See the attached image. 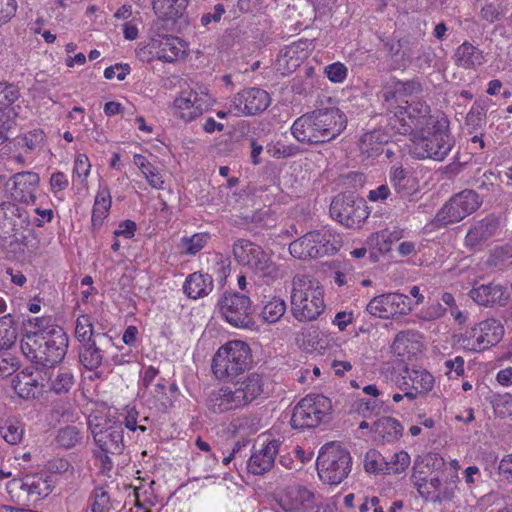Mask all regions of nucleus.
Listing matches in <instances>:
<instances>
[{"label": "nucleus", "instance_id": "obj_1", "mask_svg": "<svg viewBox=\"0 0 512 512\" xmlns=\"http://www.w3.org/2000/svg\"><path fill=\"white\" fill-rule=\"evenodd\" d=\"M20 348L37 367L53 368L66 355L68 336L61 326L51 323L50 318H35L34 330L24 334Z\"/></svg>", "mask_w": 512, "mask_h": 512}, {"label": "nucleus", "instance_id": "obj_2", "mask_svg": "<svg viewBox=\"0 0 512 512\" xmlns=\"http://www.w3.org/2000/svg\"><path fill=\"white\" fill-rule=\"evenodd\" d=\"M347 126L346 115L338 108H320L298 117L291 134L300 143L319 145L337 138Z\"/></svg>", "mask_w": 512, "mask_h": 512}, {"label": "nucleus", "instance_id": "obj_3", "mask_svg": "<svg viewBox=\"0 0 512 512\" xmlns=\"http://www.w3.org/2000/svg\"><path fill=\"white\" fill-rule=\"evenodd\" d=\"M323 289L307 275L292 280L291 312L300 322L316 320L324 311Z\"/></svg>", "mask_w": 512, "mask_h": 512}, {"label": "nucleus", "instance_id": "obj_4", "mask_svg": "<svg viewBox=\"0 0 512 512\" xmlns=\"http://www.w3.org/2000/svg\"><path fill=\"white\" fill-rule=\"evenodd\" d=\"M251 349L241 340H233L221 346L212 360V371L216 378L222 380L235 377L250 368Z\"/></svg>", "mask_w": 512, "mask_h": 512}, {"label": "nucleus", "instance_id": "obj_5", "mask_svg": "<svg viewBox=\"0 0 512 512\" xmlns=\"http://www.w3.org/2000/svg\"><path fill=\"white\" fill-rule=\"evenodd\" d=\"M412 154L417 159L442 161L454 146V139L447 127L436 121L432 128L425 127L412 138Z\"/></svg>", "mask_w": 512, "mask_h": 512}, {"label": "nucleus", "instance_id": "obj_6", "mask_svg": "<svg viewBox=\"0 0 512 512\" xmlns=\"http://www.w3.org/2000/svg\"><path fill=\"white\" fill-rule=\"evenodd\" d=\"M316 465L318 475L322 481L337 485L349 475L352 459L346 449L331 442L321 448Z\"/></svg>", "mask_w": 512, "mask_h": 512}, {"label": "nucleus", "instance_id": "obj_7", "mask_svg": "<svg viewBox=\"0 0 512 512\" xmlns=\"http://www.w3.org/2000/svg\"><path fill=\"white\" fill-rule=\"evenodd\" d=\"M436 121L430 115V107L421 101H416L400 106L390 119V126L398 134L414 136L425 127L435 126Z\"/></svg>", "mask_w": 512, "mask_h": 512}, {"label": "nucleus", "instance_id": "obj_8", "mask_svg": "<svg viewBox=\"0 0 512 512\" xmlns=\"http://www.w3.org/2000/svg\"><path fill=\"white\" fill-rule=\"evenodd\" d=\"M88 428L100 453L120 455L123 452L125 447L124 428L121 422L94 415L88 419Z\"/></svg>", "mask_w": 512, "mask_h": 512}, {"label": "nucleus", "instance_id": "obj_9", "mask_svg": "<svg viewBox=\"0 0 512 512\" xmlns=\"http://www.w3.org/2000/svg\"><path fill=\"white\" fill-rule=\"evenodd\" d=\"M332 410L331 400L322 394H311L301 399L293 409L290 420L294 429L317 427Z\"/></svg>", "mask_w": 512, "mask_h": 512}, {"label": "nucleus", "instance_id": "obj_10", "mask_svg": "<svg viewBox=\"0 0 512 512\" xmlns=\"http://www.w3.org/2000/svg\"><path fill=\"white\" fill-rule=\"evenodd\" d=\"M290 254L298 259H314L337 252L335 236L329 230L310 231L289 245Z\"/></svg>", "mask_w": 512, "mask_h": 512}, {"label": "nucleus", "instance_id": "obj_11", "mask_svg": "<svg viewBox=\"0 0 512 512\" xmlns=\"http://www.w3.org/2000/svg\"><path fill=\"white\" fill-rule=\"evenodd\" d=\"M217 307L225 320L237 328H252V302L247 295L238 292H224L217 301Z\"/></svg>", "mask_w": 512, "mask_h": 512}, {"label": "nucleus", "instance_id": "obj_12", "mask_svg": "<svg viewBox=\"0 0 512 512\" xmlns=\"http://www.w3.org/2000/svg\"><path fill=\"white\" fill-rule=\"evenodd\" d=\"M330 215L347 228H356L369 216L366 202L353 193L336 196L330 204Z\"/></svg>", "mask_w": 512, "mask_h": 512}, {"label": "nucleus", "instance_id": "obj_13", "mask_svg": "<svg viewBox=\"0 0 512 512\" xmlns=\"http://www.w3.org/2000/svg\"><path fill=\"white\" fill-rule=\"evenodd\" d=\"M503 332L500 321L490 318L466 331L460 341L465 349L480 352L496 345L501 340Z\"/></svg>", "mask_w": 512, "mask_h": 512}, {"label": "nucleus", "instance_id": "obj_14", "mask_svg": "<svg viewBox=\"0 0 512 512\" xmlns=\"http://www.w3.org/2000/svg\"><path fill=\"white\" fill-rule=\"evenodd\" d=\"M482 204V197L473 189H464L455 194L442 207L439 219L445 225L457 223L474 213Z\"/></svg>", "mask_w": 512, "mask_h": 512}, {"label": "nucleus", "instance_id": "obj_15", "mask_svg": "<svg viewBox=\"0 0 512 512\" xmlns=\"http://www.w3.org/2000/svg\"><path fill=\"white\" fill-rule=\"evenodd\" d=\"M212 104L213 99L206 89L184 90L174 100V116L184 122H191L209 110Z\"/></svg>", "mask_w": 512, "mask_h": 512}, {"label": "nucleus", "instance_id": "obj_16", "mask_svg": "<svg viewBox=\"0 0 512 512\" xmlns=\"http://www.w3.org/2000/svg\"><path fill=\"white\" fill-rule=\"evenodd\" d=\"M369 314L382 319L407 314L411 310L410 298L400 293H388L374 297L367 304Z\"/></svg>", "mask_w": 512, "mask_h": 512}, {"label": "nucleus", "instance_id": "obj_17", "mask_svg": "<svg viewBox=\"0 0 512 512\" xmlns=\"http://www.w3.org/2000/svg\"><path fill=\"white\" fill-rule=\"evenodd\" d=\"M46 372L43 374L40 367H26L12 379V387L16 394L23 399L40 397L47 388Z\"/></svg>", "mask_w": 512, "mask_h": 512}, {"label": "nucleus", "instance_id": "obj_18", "mask_svg": "<svg viewBox=\"0 0 512 512\" xmlns=\"http://www.w3.org/2000/svg\"><path fill=\"white\" fill-rule=\"evenodd\" d=\"M40 178L37 173L25 171L14 174L5 184L11 197L19 202L35 203Z\"/></svg>", "mask_w": 512, "mask_h": 512}, {"label": "nucleus", "instance_id": "obj_19", "mask_svg": "<svg viewBox=\"0 0 512 512\" xmlns=\"http://www.w3.org/2000/svg\"><path fill=\"white\" fill-rule=\"evenodd\" d=\"M270 104L269 94L260 88H249L234 96L232 107L236 115H256Z\"/></svg>", "mask_w": 512, "mask_h": 512}, {"label": "nucleus", "instance_id": "obj_20", "mask_svg": "<svg viewBox=\"0 0 512 512\" xmlns=\"http://www.w3.org/2000/svg\"><path fill=\"white\" fill-rule=\"evenodd\" d=\"M499 229V220L493 215L475 222L465 237V246L470 249H481L496 235Z\"/></svg>", "mask_w": 512, "mask_h": 512}, {"label": "nucleus", "instance_id": "obj_21", "mask_svg": "<svg viewBox=\"0 0 512 512\" xmlns=\"http://www.w3.org/2000/svg\"><path fill=\"white\" fill-rule=\"evenodd\" d=\"M281 442L273 439L263 442L259 448L254 446V452L251 454L247 468L254 475H262L269 471L275 462V457L279 452Z\"/></svg>", "mask_w": 512, "mask_h": 512}, {"label": "nucleus", "instance_id": "obj_22", "mask_svg": "<svg viewBox=\"0 0 512 512\" xmlns=\"http://www.w3.org/2000/svg\"><path fill=\"white\" fill-rule=\"evenodd\" d=\"M252 249L254 252L248 258L249 262L244 263L243 266L248 267L255 275L264 279L267 283L282 277L279 267L271 260L261 246Z\"/></svg>", "mask_w": 512, "mask_h": 512}, {"label": "nucleus", "instance_id": "obj_23", "mask_svg": "<svg viewBox=\"0 0 512 512\" xmlns=\"http://www.w3.org/2000/svg\"><path fill=\"white\" fill-rule=\"evenodd\" d=\"M112 345V339L104 333H96L93 341L82 344L79 359L88 370L98 368L103 360L104 348Z\"/></svg>", "mask_w": 512, "mask_h": 512}, {"label": "nucleus", "instance_id": "obj_24", "mask_svg": "<svg viewBox=\"0 0 512 512\" xmlns=\"http://www.w3.org/2000/svg\"><path fill=\"white\" fill-rule=\"evenodd\" d=\"M279 504L284 511L302 512L314 505V494L303 486H288Z\"/></svg>", "mask_w": 512, "mask_h": 512}, {"label": "nucleus", "instance_id": "obj_25", "mask_svg": "<svg viewBox=\"0 0 512 512\" xmlns=\"http://www.w3.org/2000/svg\"><path fill=\"white\" fill-rule=\"evenodd\" d=\"M469 296L478 305L485 307L503 306L508 299L505 288L495 283L475 286L469 291Z\"/></svg>", "mask_w": 512, "mask_h": 512}, {"label": "nucleus", "instance_id": "obj_26", "mask_svg": "<svg viewBox=\"0 0 512 512\" xmlns=\"http://www.w3.org/2000/svg\"><path fill=\"white\" fill-rule=\"evenodd\" d=\"M206 405L215 414L242 408L240 400L232 387H223L212 391L207 398Z\"/></svg>", "mask_w": 512, "mask_h": 512}, {"label": "nucleus", "instance_id": "obj_27", "mask_svg": "<svg viewBox=\"0 0 512 512\" xmlns=\"http://www.w3.org/2000/svg\"><path fill=\"white\" fill-rule=\"evenodd\" d=\"M264 382L261 375L250 373L237 381L233 390L236 392L242 407L250 404L263 393Z\"/></svg>", "mask_w": 512, "mask_h": 512}, {"label": "nucleus", "instance_id": "obj_28", "mask_svg": "<svg viewBox=\"0 0 512 512\" xmlns=\"http://www.w3.org/2000/svg\"><path fill=\"white\" fill-rule=\"evenodd\" d=\"M422 92V85L419 81L413 79L400 81L392 79L383 88V98L386 101L391 99L402 100L408 96L418 95Z\"/></svg>", "mask_w": 512, "mask_h": 512}, {"label": "nucleus", "instance_id": "obj_29", "mask_svg": "<svg viewBox=\"0 0 512 512\" xmlns=\"http://www.w3.org/2000/svg\"><path fill=\"white\" fill-rule=\"evenodd\" d=\"M157 58L165 62L183 59L186 55V44L178 37L165 35L159 40Z\"/></svg>", "mask_w": 512, "mask_h": 512}, {"label": "nucleus", "instance_id": "obj_30", "mask_svg": "<svg viewBox=\"0 0 512 512\" xmlns=\"http://www.w3.org/2000/svg\"><path fill=\"white\" fill-rule=\"evenodd\" d=\"M213 289V279L209 274L195 272L186 278L183 286L184 293L191 299L208 295Z\"/></svg>", "mask_w": 512, "mask_h": 512}, {"label": "nucleus", "instance_id": "obj_31", "mask_svg": "<svg viewBox=\"0 0 512 512\" xmlns=\"http://www.w3.org/2000/svg\"><path fill=\"white\" fill-rule=\"evenodd\" d=\"M453 58L455 64L464 69H475L484 61L482 51L469 42L462 43L456 49Z\"/></svg>", "mask_w": 512, "mask_h": 512}, {"label": "nucleus", "instance_id": "obj_32", "mask_svg": "<svg viewBox=\"0 0 512 512\" xmlns=\"http://www.w3.org/2000/svg\"><path fill=\"white\" fill-rule=\"evenodd\" d=\"M25 480L29 504L48 497L53 490L52 481L49 477H43L42 475H27Z\"/></svg>", "mask_w": 512, "mask_h": 512}, {"label": "nucleus", "instance_id": "obj_33", "mask_svg": "<svg viewBox=\"0 0 512 512\" xmlns=\"http://www.w3.org/2000/svg\"><path fill=\"white\" fill-rule=\"evenodd\" d=\"M372 430L383 442H394L402 436L403 426L392 417H382L375 421Z\"/></svg>", "mask_w": 512, "mask_h": 512}, {"label": "nucleus", "instance_id": "obj_34", "mask_svg": "<svg viewBox=\"0 0 512 512\" xmlns=\"http://www.w3.org/2000/svg\"><path fill=\"white\" fill-rule=\"evenodd\" d=\"M189 0H153L154 12L161 18L175 20L181 17Z\"/></svg>", "mask_w": 512, "mask_h": 512}, {"label": "nucleus", "instance_id": "obj_35", "mask_svg": "<svg viewBox=\"0 0 512 512\" xmlns=\"http://www.w3.org/2000/svg\"><path fill=\"white\" fill-rule=\"evenodd\" d=\"M406 378L411 381L412 388L419 394H425L433 388L434 377L425 369L406 368Z\"/></svg>", "mask_w": 512, "mask_h": 512}, {"label": "nucleus", "instance_id": "obj_36", "mask_svg": "<svg viewBox=\"0 0 512 512\" xmlns=\"http://www.w3.org/2000/svg\"><path fill=\"white\" fill-rule=\"evenodd\" d=\"M24 424L16 419H7L0 423V438L9 445H18L23 440Z\"/></svg>", "mask_w": 512, "mask_h": 512}, {"label": "nucleus", "instance_id": "obj_37", "mask_svg": "<svg viewBox=\"0 0 512 512\" xmlns=\"http://www.w3.org/2000/svg\"><path fill=\"white\" fill-rule=\"evenodd\" d=\"M17 339L16 321L12 314L0 317V350L11 348Z\"/></svg>", "mask_w": 512, "mask_h": 512}, {"label": "nucleus", "instance_id": "obj_38", "mask_svg": "<svg viewBox=\"0 0 512 512\" xmlns=\"http://www.w3.org/2000/svg\"><path fill=\"white\" fill-rule=\"evenodd\" d=\"M47 389L55 392L56 394H63L70 391L74 384L73 374L68 371L59 370L56 375L50 374L46 376Z\"/></svg>", "mask_w": 512, "mask_h": 512}, {"label": "nucleus", "instance_id": "obj_39", "mask_svg": "<svg viewBox=\"0 0 512 512\" xmlns=\"http://www.w3.org/2000/svg\"><path fill=\"white\" fill-rule=\"evenodd\" d=\"M419 337V334L412 330H406V331H400L392 345L391 350L392 352L397 355L398 357H406L409 356L411 353L410 346H412L414 343H417V338Z\"/></svg>", "mask_w": 512, "mask_h": 512}, {"label": "nucleus", "instance_id": "obj_40", "mask_svg": "<svg viewBox=\"0 0 512 512\" xmlns=\"http://www.w3.org/2000/svg\"><path fill=\"white\" fill-rule=\"evenodd\" d=\"M20 96L19 89L6 82H0V111L12 110V114L18 115L19 105H14Z\"/></svg>", "mask_w": 512, "mask_h": 512}, {"label": "nucleus", "instance_id": "obj_41", "mask_svg": "<svg viewBox=\"0 0 512 512\" xmlns=\"http://www.w3.org/2000/svg\"><path fill=\"white\" fill-rule=\"evenodd\" d=\"M380 133L373 131L364 134L360 138L359 149L367 157L379 156L384 152L383 141L380 139Z\"/></svg>", "mask_w": 512, "mask_h": 512}, {"label": "nucleus", "instance_id": "obj_42", "mask_svg": "<svg viewBox=\"0 0 512 512\" xmlns=\"http://www.w3.org/2000/svg\"><path fill=\"white\" fill-rule=\"evenodd\" d=\"M208 235L197 233L191 237H183L179 244L178 249L182 255H195L204 248L207 244Z\"/></svg>", "mask_w": 512, "mask_h": 512}, {"label": "nucleus", "instance_id": "obj_43", "mask_svg": "<svg viewBox=\"0 0 512 512\" xmlns=\"http://www.w3.org/2000/svg\"><path fill=\"white\" fill-rule=\"evenodd\" d=\"M286 311V303L284 300L273 297L270 301H268L262 311L261 317L265 322L268 323H276L279 321Z\"/></svg>", "mask_w": 512, "mask_h": 512}, {"label": "nucleus", "instance_id": "obj_44", "mask_svg": "<svg viewBox=\"0 0 512 512\" xmlns=\"http://www.w3.org/2000/svg\"><path fill=\"white\" fill-rule=\"evenodd\" d=\"M395 240H397V236L394 233L380 231L368 237L367 245L380 253H387L391 250V245Z\"/></svg>", "mask_w": 512, "mask_h": 512}, {"label": "nucleus", "instance_id": "obj_45", "mask_svg": "<svg viewBox=\"0 0 512 512\" xmlns=\"http://www.w3.org/2000/svg\"><path fill=\"white\" fill-rule=\"evenodd\" d=\"M91 317L87 314L80 315L76 320L75 337L82 344L93 341L95 338Z\"/></svg>", "mask_w": 512, "mask_h": 512}, {"label": "nucleus", "instance_id": "obj_46", "mask_svg": "<svg viewBox=\"0 0 512 512\" xmlns=\"http://www.w3.org/2000/svg\"><path fill=\"white\" fill-rule=\"evenodd\" d=\"M486 110L478 102H475L465 118V125L469 133L477 132L485 124Z\"/></svg>", "mask_w": 512, "mask_h": 512}, {"label": "nucleus", "instance_id": "obj_47", "mask_svg": "<svg viewBox=\"0 0 512 512\" xmlns=\"http://www.w3.org/2000/svg\"><path fill=\"white\" fill-rule=\"evenodd\" d=\"M26 480L23 479H12L7 485V493L10 496L12 502L17 504L29 505L28 491H26Z\"/></svg>", "mask_w": 512, "mask_h": 512}, {"label": "nucleus", "instance_id": "obj_48", "mask_svg": "<svg viewBox=\"0 0 512 512\" xmlns=\"http://www.w3.org/2000/svg\"><path fill=\"white\" fill-rule=\"evenodd\" d=\"M44 137L45 134L41 129H34L24 135L17 136L14 139V145L21 148L25 147L27 152H31L41 146Z\"/></svg>", "mask_w": 512, "mask_h": 512}, {"label": "nucleus", "instance_id": "obj_49", "mask_svg": "<svg viewBox=\"0 0 512 512\" xmlns=\"http://www.w3.org/2000/svg\"><path fill=\"white\" fill-rule=\"evenodd\" d=\"M81 439V433L76 426H65L58 431L56 436L57 443L66 449L76 446Z\"/></svg>", "mask_w": 512, "mask_h": 512}, {"label": "nucleus", "instance_id": "obj_50", "mask_svg": "<svg viewBox=\"0 0 512 512\" xmlns=\"http://www.w3.org/2000/svg\"><path fill=\"white\" fill-rule=\"evenodd\" d=\"M12 110L0 111V145L11 139L16 129V117Z\"/></svg>", "mask_w": 512, "mask_h": 512}, {"label": "nucleus", "instance_id": "obj_51", "mask_svg": "<svg viewBox=\"0 0 512 512\" xmlns=\"http://www.w3.org/2000/svg\"><path fill=\"white\" fill-rule=\"evenodd\" d=\"M259 245L247 239H238L234 242L232 252L235 260L240 264L249 262L250 255L254 252L252 248H258Z\"/></svg>", "mask_w": 512, "mask_h": 512}, {"label": "nucleus", "instance_id": "obj_52", "mask_svg": "<svg viewBox=\"0 0 512 512\" xmlns=\"http://www.w3.org/2000/svg\"><path fill=\"white\" fill-rule=\"evenodd\" d=\"M495 180L496 175L493 172H482L480 169H477L476 173L470 180V184L482 193H488L494 187Z\"/></svg>", "mask_w": 512, "mask_h": 512}, {"label": "nucleus", "instance_id": "obj_53", "mask_svg": "<svg viewBox=\"0 0 512 512\" xmlns=\"http://www.w3.org/2000/svg\"><path fill=\"white\" fill-rule=\"evenodd\" d=\"M494 412L500 418L512 415V395L509 393L497 394L491 401Z\"/></svg>", "mask_w": 512, "mask_h": 512}, {"label": "nucleus", "instance_id": "obj_54", "mask_svg": "<svg viewBox=\"0 0 512 512\" xmlns=\"http://www.w3.org/2000/svg\"><path fill=\"white\" fill-rule=\"evenodd\" d=\"M391 182L401 196H406L411 193L412 186L409 185L411 180L407 176L405 170L401 167H398L392 171Z\"/></svg>", "mask_w": 512, "mask_h": 512}, {"label": "nucleus", "instance_id": "obj_55", "mask_svg": "<svg viewBox=\"0 0 512 512\" xmlns=\"http://www.w3.org/2000/svg\"><path fill=\"white\" fill-rule=\"evenodd\" d=\"M410 456L406 451L395 453L389 462H385V473L399 474L408 468Z\"/></svg>", "mask_w": 512, "mask_h": 512}, {"label": "nucleus", "instance_id": "obj_56", "mask_svg": "<svg viewBox=\"0 0 512 512\" xmlns=\"http://www.w3.org/2000/svg\"><path fill=\"white\" fill-rule=\"evenodd\" d=\"M19 367L20 362L16 356L10 353L0 355V378L12 375Z\"/></svg>", "mask_w": 512, "mask_h": 512}, {"label": "nucleus", "instance_id": "obj_57", "mask_svg": "<svg viewBox=\"0 0 512 512\" xmlns=\"http://www.w3.org/2000/svg\"><path fill=\"white\" fill-rule=\"evenodd\" d=\"M364 467L369 473L385 472L384 458L375 450H371L365 456Z\"/></svg>", "mask_w": 512, "mask_h": 512}, {"label": "nucleus", "instance_id": "obj_58", "mask_svg": "<svg viewBox=\"0 0 512 512\" xmlns=\"http://www.w3.org/2000/svg\"><path fill=\"white\" fill-rule=\"evenodd\" d=\"M384 400L379 398H374L371 400L360 399L357 402V411L362 414L364 417L369 414H379L384 407Z\"/></svg>", "mask_w": 512, "mask_h": 512}, {"label": "nucleus", "instance_id": "obj_59", "mask_svg": "<svg viewBox=\"0 0 512 512\" xmlns=\"http://www.w3.org/2000/svg\"><path fill=\"white\" fill-rule=\"evenodd\" d=\"M347 71V67L340 62L332 63L324 70L327 78L333 83H342L347 77Z\"/></svg>", "mask_w": 512, "mask_h": 512}, {"label": "nucleus", "instance_id": "obj_60", "mask_svg": "<svg viewBox=\"0 0 512 512\" xmlns=\"http://www.w3.org/2000/svg\"><path fill=\"white\" fill-rule=\"evenodd\" d=\"M299 148L296 145H285L277 143L273 147L267 149V152L274 158H287L299 153Z\"/></svg>", "mask_w": 512, "mask_h": 512}, {"label": "nucleus", "instance_id": "obj_61", "mask_svg": "<svg viewBox=\"0 0 512 512\" xmlns=\"http://www.w3.org/2000/svg\"><path fill=\"white\" fill-rule=\"evenodd\" d=\"M112 508L110 497L103 489L95 491V499L92 504V512H109Z\"/></svg>", "mask_w": 512, "mask_h": 512}, {"label": "nucleus", "instance_id": "obj_62", "mask_svg": "<svg viewBox=\"0 0 512 512\" xmlns=\"http://www.w3.org/2000/svg\"><path fill=\"white\" fill-rule=\"evenodd\" d=\"M16 10L15 0H0V25L10 21L15 16Z\"/></svg>", "mask_w": 512, "mask_h": 512}, {"label": "nucleus", "instance_id": "obj_63", "mask_svg": "<svg viewBox=\"0 0 512 512\" xmlns=\"http://www.w3.org/2000/svg\"><path fill=\"white\" fill-rule=\"evenodd\" d=\"M129 72L130 67L128 64H116L105 69L104 77L109 80L116 77L118 80L122 81L126 78Z\"/></svg>", "mask_w": 512, "mask_h": 512}, {"label": "nucleus", "instance_id": "obj_64", "mask_svg": "<svg viewBox=\"0 0 512 512\" xmlns=\"http://www.w3.org/2000/svg\"><path fill=\"white\" fill-rule=\"evenodd\" d=\"M149 390L160 406L166 408L172 404V399L166 394L165 385L157 383L152 385Z\"/></svg>", "mask_w": 512, "mask_h": 512}]
</instances>
